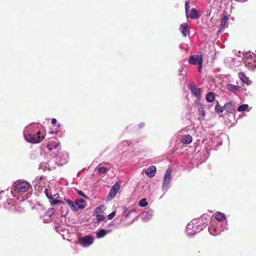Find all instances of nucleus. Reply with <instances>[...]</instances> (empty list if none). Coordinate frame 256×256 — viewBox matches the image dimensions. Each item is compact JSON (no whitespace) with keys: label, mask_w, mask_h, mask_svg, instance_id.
<instances>
[{"label":"nucleus","mask_w":256,"mask_h":256,"mask_svg":"<svg viewBox=\"0 0 256 256\" xmlns=\"http://www.w3.org/2000/svg\"><path fill=\"white\" fill-rule=\"evenodd\" d=\"M208 220L202 217L199 219H193L188 224L186 232L188 236H192L202 231L208 224Z\"/></svg>","instance_id":"nucleus-1"},{"label":"nucleus","mask_w":256,"mask_h":256,"mask_svg":"<svg viewBox=\"0 0 256 256\" xmlns=\"http://www.w3.org/2000/svg\"><path fill=\"white\" fill-rule=\"evenodd\" d=\"M226 226H222V224L216 222V220H212L208 227V232L212 236H217L220 234V232L226 230Z\"/></svg>","instance_id":"nucleus-2"},{"label":"nucleus","mask_w":256,"mask_h":256,"mask_svg":"<svg viewBox=\"0 0 256 256\" xmlns=\"http://www.w3.org/2000/svg\"><path fill=\"white\" fill-rule=\"evenodd\" d=\"M45 136L40 130L34 133H30L24 136L26 140L31 143H39L44 138Z\"/></svg>","instance_id":"nucleus-3"},{"label":"nucleus","mask_w":256,"mask_h":256,"mask_svg":"<svg viewBox=\"0 0 256 256\" xmlns=\"http://www.w3.org/2000/svg\"><path fill=\"white\" fill-rule=\"evenodd\" d=\"M172 170L170 168H168L164 176L162 190L166 194L170 187V182L172 180Z\"/></svg>","instance_id":"nucleus-4"},{"label":"nucleus","mask_w":256,"mask_h":256,"mask_svg":"<svg viewBox=\"0 0 256 256\" xmlns=\"http://www.w3.org/2000/svg\"><path fill=\"white\" fill-rule=\"evenodd\" d=\"M30 184L26 182H21L14 186V190L18 192H26L29 189Z\"/></svg>","instance_id":"nucleus-5"},{"label":"nucleus","mask_w":256,"mask_h":256,"mask_svg":"<svg viewBox=\"0 0 256 256\" xmlns=\"http://www.w3.org/2000/svg\"><path fill=\"white\" fill-rule=\"evenodd\" d=\"M52 158H56L57 160H59L61 164L66 163L68 159V155L64 152H60L56 154L55 152H53L52 154Z\"/></svg>","instance_id":"nucleus-6"},{"label":"nucleus","mask_w":256,"mask_h":256,"mask_svg":"<svg viewBox=\"0 0 256 256\" xmlns=\"http://www.w3.org/2000/svg\"><path fill=\"white\" fill-rule=\"evenodd\" d=\"M188 88L195 97L198 98H200L201 90L196 86L195 82H190L188 84Z\"/></svg>","instance_id":"nucleus-7"},{"label":"nucleus","mask_w":256,"mask_h":256,"mask_svg":"<svg viewBox=\"0 0 256 256\" xmlns=\"http://www.w3.org/2000/svg\"><path fill=\"white\" fill-rule=\"evenodd\" d=\"M94 242V238L90 234H88L81 238V246L88 248L92 245Z\"/></svg>","instance_id":"nucleus-8"},{"label":"nucleus","mask_w":256,"mask_h":256,"mask_svg":"<svg viewBox=\"0 0 256 256\" xmlns=\"http://www.w3.org/2000/svg\"><path fill=\"white\" fill-rule=\"evenodd\" d=\"M188 63L192 65H202V55L193 54L189 56Z\"/></svg>","instance_id":"nucleus-9"},{"label":"nucleus","mask_w":256,"mask_h":256,"mask_svg":"<svg viewBox=\"0 0 256 256\" xmlns=\"http://www.w3.org/2000/svg\"><path fill=\"white\" fill-rule=\"evenodd\" d=\"M104 164L110 166V164L107 162L100 163L96 168V170L100 175H104L110 170V168L104 166Z\"/></svg>","instance_id":"nucleus-10"},{"label":"nucleus","mask_w":256,"mask_h":256,"mask_svg":"<svg viewBox=\"0 0 256 256\" xmlns=\"http://www.w3.org/2000/svg\"><path fill=\"white\" fill-rule=\"evenodd\" d=\"M120 186V182H116L112 188L108 196L109 197L114 198L116 194L118 193L119 190Z\"/></svg>","instance_id":"nucleus-11"},{"label":"nucleus","mask_w":256,"mask_h":256,"mask_svg":"<svg viewBox=\"0 0 256 256\" xmlns=\"http://www.w3.org/2000/svg\"><path fill=\"white\" fill-rule=\"evenodd\" d=\"M186 14L187 18L192 19H196L200 16L198 12L194 8H192L190 10H189Z\"/></svg>","instance_id":"nucleus-12"},{"label":"nucleus","mask_w":256,"mask_h":256,"mask_svg":"<svg viewBox=\"0 0 256 256\" xmlns=\"http://www.w3.org/2000/svg\"><path fill=\"white\" fill-rule=\"evenodd\" d=\"M112 230H104L102 228H98L96 232V237L98 238H104L107 234L110 233Z\"/></svg>","instance_id":"nucleus-13"},{"label":"nucleus","mask_w":256,"mask_h":256,"mask_svg":"<svg viewBox=\"0 0 256 256\" xmlns=\"http://www.w3.org/2000/svg\"><path fill=\"white\" fill-rule=\"evenodd\" d=\"M133 144L132 142L130 140H124L118 144L117 148L118 150H122L125 148L132 147Z\"/></svg>","instance_id":"nucleus-14"},{"label":"nucleus","mask_w":256,"mask_h":256,"mask_svg":"<svg viewBox=\"0 0 256 256\" xmlns=\"http://www.w3.org/2000/svg\"><path fill=\"white\" fill-rule=\"evenodd\" d=\"M156 172V168L154 166H150L145 172L146 174L150 178L154 177Z\"/></svg>","instance_id":"nucleus-15"},{"label":"nucleus","mask_w":256,"mask_h":256,"mask_svg":"<svg viewBox=\"0 0 256 256\" xmlns=\"http://www.w3.org/2000/svg\"><path fill=\"white\" fill-rule=\"evenodd\" d=\"M245 66L249 69L253 70L256 68V58H248L245 62Z\"/></svg>","instance_id":"nucleus-16"},{"label":"nucleus","mask_w":256,"mask_h":256,"mask_svg":"<svg viewBox=\"0 0 256 256\" xmlns=\"http://www.w3.org/2000/svg\"><path fill=\"white\" fill-rule=\"evenodd\" d=\"M180 30L184 36L186 37L190 34V29L188 24L186 22L180 25Z\"/></svg>","instance_id":"nucleus-17"},{"label":"nucleus","mask_w":256,"mask_h":256,"mask_svg":"<svg viewBox=\"0 0 256 256\" xmlns=\"http://www.w3.org/2000/svg\"><path fill=\"white\" fill-rule=\"evenodd\" d=\"M238 77L243 83L247 85H250L251 84V82L243 72H240L238 73Z\"/></svg>","instance_id":"nucleus-18"},{"label":"nucleus","mask_w":256,"mask_h":256,"mask_svg":"<svg viewBox=\"0 0 256 256\" xmlns=\"http://www.w3.org/2000/svg\"><path fill=\"white\" fill-rule=\"evenodd\" d=\"M192 138L190 134H186L182 136L180 139V142L183 144H189L192 142Z\"/></svg>","instance_id":"nucleus-19"},{"label":"nucleus","mask_w":256,"mask_h":256,"mask_svg":"<svg viewBox=\"0 0 256 256\" xmlns=\"http://www.w3.org/2000/svg\"><path fill=\"white\" fill-rule=\"evenodd\" d=\"M70 209L74 212L77 211L78 208H80V199H76L74 202H72L70 205Z\"/></svg>","instance_id":"nucleus-20"},{"label":"nucleus","mask_w":256,"mask_h":256,"mask_svg":"<svg viewBox=\"0 0 256 256\" xmlns=\"http://www.w3.org/2000/svg\"><path fill=\"white\" fill-rule=\"evenodd\" d=\"M224 108L228 113H232L234 110V106L232 102L226 103L224 105Z\"/></svg>","instance_id":"nucleus-21"},{"label":"nucleus","mask_w":256,"mask_h":256,"mask_svg":"<svg viewBox=\"0 0 256 256\" xmlns=\"http://www.w3.org/2000/svg\"><path fill=\"white\" fill-rule=\"evenodd\" d=\"M226 88L229 91L236 93V92H238L240 90V87L228 84L226 85Z\"/></svg>","instance_id":"nucleus-22"},{"label":"nucleus","mask_w":256,"mask_h":256,"mask_svg":"<svg viewBox=\"0 0 256 256\" xmlns=\"http://www.w3.org/2000/svg\"><path fill=\"white\" fill-rule=\"evenodd\" d=\"M153 215V212L152 210L148 212H144L142 214V219L144 221L148 220L150 219Z\"/></svg>","instance_id":"nucleus-23"},{"label":"nucleus","mask_w":256,"mask_h":256,"mask_svg":"<svg viewBox=\"0 0 256 256\" xmlns=\"http://www.w3.org/2000/svg\"><path fill=\"white\" fill-rule=\"evenodd\" d=\"M81 196H82L86 199V200H84L81 198V210H82L86 207L87 202H90V199L87 196H86L82 191H81Z\"/></svg>","instance_id":"nucleus-24"},{"label":"nucleus","mask_w":256,"mask_h":256,"mask_svg":"<svg viewBox=\"0 0 256 256\" xmlns=\"http://www.w3.org/2000/svg\"><path fill=\"white\" fill-rule=\"evenodd\" d=\"M206 98L208 102H212L216 98V95L212 92H208L206 95Z\"/></svg>","instance_id":"nucleus-25"},{"label":"nucleus","mask_w":256,"mask_h":256,"mask_svg":"<svg viewBox=\"0 0 256 256\" xmlns=\"http://www.w3.org/2000/svg\"><path fill=\"white\" fill-rule=\"evenodd\" d=\"M216 220V222H219L221 223V221L222 220H225L226 219V217L225 214L224 213L218 212L215 217Z\"/></svg>","instance_id":"nucleus-26"},{"label":"nucleus","mask_w":256,"mask_h":256,"mask_svg":"<svg viewBox=\"0 0 256 256\" xmlns=\"http://www.w3.org/2000/svg\"><path fill=\"white\" fill-rule=\"evenodd\" d=\"M198 109L200 112V114L201 116L200 118L204 120L206 114L203 105H202V104H200L198 106Z\"/></svg>","instance_id":"nucleus-27"},{"label":"nucleus","mask_w":256,"mask_h":256,"mask_svg":"<svg viewBox=\"0 0 256 256\" xmlns=\"http://www.w3.org/2000/svg\"><path fill=\"white\" fill-rule=\"evenodd\" d=\"M248 104H242L240 105L237 108V110L241 112L246 110L248 109Z\"/></svg>","instance_id":"nucleus-28"},{"label":"nucleus","mask_w":256,"mask_h":256,"mask_svg":"<svg viewBox=\"0 0 256 256\" xmlns=\"http://www.w3.org/2000/svg\"><path fill=\"white\" fill-rule=\"evenodd\" d=\"M138 205L144 208L148 205V203L146 202V198H143L139 201Z\"/></svg>","instance_id":"nucleus-29"},{"label":"nucleus","mask_w":256,"mask_h":256,"mask_svg":"<svg viewBox=\"0 0 256 256\" xmlns=\"http://www.w3.org/2000/svg\"><path fill=\"white\" fill-rule=\"evenodd\" d=\"M224 106L222 107L220 106L218 104L215 106V111L218 114L222 113L224 111Z\"/></svg>","instance_id":"nucleus-30"},{"label":"nucleus","mask_w":256,"mask_h":256,"mask_svg":"<svg viewBox=\"0 0 256 256\" xmlns=\"http://www.w3.org/2000/svg\"><path fill=\"white\" fill-rule=\"evenodd\" d=\"M228 20V16L225 15L222 19L220 22V28H223Z\"/></svg>","instance_id":"nucleus-31"},{"label":"nucleus","mask_w":256,"mask_h":256,"mask_svg":"<svg viewBox=\"0 0 256 256\" xmlns=\"http://www.w3.org/2000/svg\"><path fill=\"white\" fill-rule=\"evenodd\" d=\"M55 212V209L54 208H49L48 210L46 212L45 216H51L52 214H54Z\"/></svg>","instance_id":"nucleus-32"},{"label":"nucleus","mask_w":256,"mask_h":256,"mask_svg":"<svg viewBox=\"0 0 256 256\" xmlns=\"http://www.w3.org/2000/svg\"><path fill=\"white\" fill-rule=\"evenodd\" d=\"M54 150H55V152L56 154L58 153V152H61V147L60 143H56L54 146Z\"/></svg>","instance_id":"nucleus-33"},{"label":"nucleus","mask_w":256,"mask_h":256,"mask_svg":"<svg viewBox=\"0 0 256 256\" xmlns=\"http://www.w3.org/2000/svg\"><path fill=\"white\" fill-rule=\"evenodd\" d=\"M96 220L98 222L103 221L105 220V216L104 215L96 214Z\"/></svg>","instance_id":"nucleus-34"},{"label":"nucleus","mask_w":256,"mask_h":256,"mask_svg":"<svg viewBox=\"0 0 256 256\" xmlns=\"http://www.w3.org/2000/svg\"><path fill=\"white\" fill-rule=\"evenodd\" d=\"M244 58H246V60L248 58H251V52H246L244 54H242Z\"/></svg>","instance_id":"nucleus-35"},{"label":"nucleus","mask_w":256,"mask_h":256,"mask_svg":"<svg viewBox=\"0 0 256 256\" xmlns=\"http://www.w3.org/2000/svg\"><path fill=\"white\" fill-rule=\"evenodd\" d=\"M60 203H62V200H54L52 199V201H50V204H51V205H52V206L56 205L58 204H60Z\"/></svg>","instance_id":"nucleus-36"},{"label":"nucleus","mask_w":256,"mask_h":256,"mask_svg":"<svg viewBox=\"0 0 256 256\" xmlns=\"http://www.w3.org/2000/svg\"><path fill=\"white\" fill-rule=\"evenodd\" d=\"M115 215H116V212L114 211H113L110 214H108V218L110 220H112L113 218L115 216Z\"/></svg>","instance_id":"nucleus-37"},{"label":"nucleus","mask_w":256,"mask_h":256,"mask_svg":"<svg viewBox=\"0 0 256 256\" xmlns=\"http://www.w3.org/2000/svg\"><path fill=\"white\" fill-rule=\"evenodd\" d=\"M190 6L188 2L186 1L185 2V10H186V14L190 10Z\"/></svg>","instance_id":"nucleus-38"},{"label":"nucleus","mask_w":256,"mask_h":256,"mask_svg":"<svg viewBox=\"0 0 256 256\" xmlns=\"http://www.w3.org/2000/svg\"><path fill=\"white\" fill-rule=\"evenodd\" d=\"M44 192L48 197V198L50 200H52V196H50L48 194V189H46L44 190Z\"/></svg>","instance_id":"nucleus-39"},{"label":"nucleus","mask_w":256,"mask_h":256,"mask_svg":"<svg viewBox=\"0 0 256 256\" xmlns=\"http://www.w3.org/2000/svg\"><path fill=\"white\" fill-rule=\"evenodd\" d=\"M104 207V206H100L96 208L95 212L96 213L100 212L102 210V208Z\"/></svg>","instance_id":"nucleus-40"},{"label":"nucleus","mask_w":256,"mask_h":256,"mask_svg":"<svg viewBox=\"0 0 256 256\" xmlns=\"http://www.w3.org/2000/svg\"><path fill=\"white\" fill-rule=\"evenodd\" d=\"M133 212H134V210H130L128 214H125V217L126 218H128L130 216V215Z\"/></svg>","instance_id":"nucleus-41"},{"label":"nucleus","mask_w":256,"mask_h":256,"mask_svg":"<svg viewBox=\"0 0 256 256\" xmlns=\"http://www.w3.org/2000/svg\"><path fill=\"white\" fill-rule=\"evenodd\" d=\"M65 200L66 202H67V204L70 206V204H72V202H74L72 200H69V199H65Z\"/></svg>","instance_id":"nucleus-42"},{"label":"nucleus","mask_w":256,"mask_h":256,"mask_svg":"<svg viewBox=\"0 0 256 256\" xmlns=\"http://www.w3.org/2000/svg\"><path fill=\"white\" fill-rule=\"evenodd\" d=\"M46 148H48V150L50 151H52L53 150L52 147L50 146V144H48L46 145Z\"/></svg>","instance_id":"nucleus-43"},{"label":"nucleus","mask_w":256,"mask_h":256,"mask_svg":"<svg viewBox=\"0 0 256 256\" xmlns=\"http://www.w3.org/2000/svg\"><path fill=\"white\" fill-rule=\"evenodd\" d=\"M144 126V122H140L138 124V128H143Z\"/></svg>","instance_id":"nucleus-44"},{"label":"nucleus","mask_w":256,"mask_h":256,"mask_svg":"<svg viewBox=\"0 0 256 256\" xmlns=\"http://www.w3.org/2000/svg\"><path fill=\"white\" fill-rule=\"evenodd\" d=\"M56 122H57V120L56 118H52V122H52V124H56Z\"/></svg>","instance_id":"nucleus-45"},{"label":"nucleus","mask_w":256,"mask_h":256,"mask_svg":"<svg viewBox=\"0 0 256 256\" xmlns=\"http://www.w3.org/2000/svg\"><path fill=\"white\" fill-rule=\"evenodd\" d=\"M76 244L80 243V236L78 234V240L76 242Z\"/></svg>","instance_id":"nucleus-46"},{"label":"nucleus","mask_w":256,"mask_h":256,"mask_svg":"<svg viewBox=\"0 0 256 256\" xmlns=\"http://www.w3.org/2000/svg\"><path fill=\"white\" fill-rule=\"evenodd\" d=\"M198 72H201V68H202V65H200V64H198Z\"/></svg>","instance_id":"nucleus-47"},{"label":"nucleus","mask_w":256,"mask_h":256,"mask_svg":"<svg viewBox=\"0 0 256 256\" xmlns=\"http://www.w3.org/2000/svg\"><path fill=\"white\" fill-rule=\"evenodd\" d=\"M59 196V194H54V196H52V198L54 197H56V198H58Z\"/></svg>","instance_id":"nucleus-48"},{"label":"nucleus","mask_w":256,"mask_h":256,"mask_svg":"<svg viewBox=\"0 0 256 256\" xmlns=\"http://www.w3.org/2000/svg\"><path fill=\"white\" fill-rule=\"evenodd\" d=\"M77 193H78L79 195H80V190H78L77 191Z\"/></svg>","instance_id":"nucleus-49"},{"label":"nucleus","mask_w":256,"mask_h":256,"mask_svg":"<svg viewBox=\"0 0 256 256\" xmlns=\"http://www.w3.org/2000/svg\"><path fill=\"white\" fill-rule=\"evenodd\" d=\"M114 224L112 222H111L110 224V226H114Z\"/></svg>","instance_id":"nucleus-50"}]
</instances>
